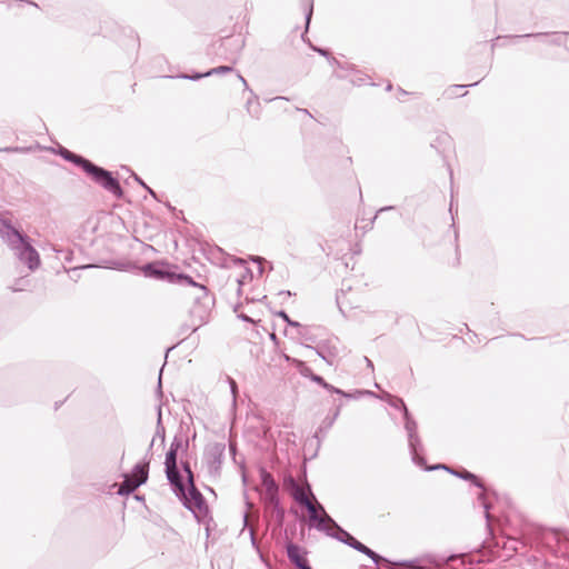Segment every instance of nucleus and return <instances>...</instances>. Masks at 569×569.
<instances>
[{
	"label": "nucleus",
	"mask_w": 569,
	"mask_h": 569,
	"mask_svg": "<svg viewBox=\"0 0 569 569\" xmlns=\"http://www.w3.org/2000/svg\"><path fill=\"white\" fill-rule=\"evenodd\" d=\"M341 407H342V403H339V405L337 406V408H336V410H335V412H333L332 417H331V418H327V419L325 420V422H327V428H330V427L333 425V422L336 421V419L338 418V416H339V413H340V409H341Z\"/></svg>",
	"instance_id": "nucleus-29"
},
{
	"label": "nucleus",
	"mask_w": 569,
	"mask_h": 569,
	"mask_svg": "<svg viewBox=\"0 0 569 569\" xmlns=\"http://www.w3.org/2000/svg\"><path fill=\"white\" fill-rule=\"evenodd\" d=\"M274 339H276V335L271 333V340H274Z\"/></svg>",
	"instance_id": "nucleus-58"
},
{
	"label": "nucleus",
	"mask_w": 569,
	"mask_h": 569,
	"mask_svg": "<svg viewBox=\"0 0 569 569\" xmlns=\"http://www.w3.org/2000/svg\"><path fill=\"white\" fill-rule=\"evenodd\" d=\"M251 538H253V531L250 530ZM252 542H254V539H252Z\"/></svg>",
	"instance_id": "nucleus-55"
},
{
	"label": "nucleus",
	"mask_w": 569,
	"mask_h": 569,
	"mask_svg": "<svg viewBox=\"0 0 569 569\" xmlns=\"http://www.w3.org/2000/svg\"><path fill=\"white\" fill-rule=\"evenodd\" d=\"M390 209H392V207L381 208V209L379 210V212L385 211V210H390Z\"/></svg>",
	"instance_id": "nucleus-52"
},
{
	"label": "nucleus",
	"mask_w": 569,
	"mask_h": 569,
	"mask_svg": "<svg viewBox=\"0 0 569 569\" xmlns=\"http://www.w3.org/2000/svg\"><path fill=\"white\" fill-rule=\"evenodd\" d=\"M0 238L13 251L17 259L34 271L40 267V256L28 237L17 230L7 219L0 218Z\"/></svg>",
	"instance_id": "nucleus-1"
},
{
	"label": "nucleus",
	"mask_w": 569,
	"mask_h": 569,
	"mask_svg": "<svg viewBox=\"0 0 569 569\" xmlns=\"http://www.w3.org/2000/svg\"><path fill=\"white\" fill-rule=\"evenodd\" d=\"M512 39H522V38H535L539 40L541 43L547 46H562L565 44L566 33L559 32H537V33H527L521 36H513Z\"/></svg>",
	"instance_id": "nucleus-9"
},
{
	"label": "nucleus",
	"mask_w": 569,
	"mask_h": 569,
	"mask_svg": "<svg viewBox=\"0 0 569 569\" xmlns=\"http://www.w3.org/2000/svg\"><path fill=\"white\" fill-rule=\"evenodd\" d=\"M177 453L176 448H170L166 455V475L167 479L170 482L173 492L176 496L184 497V485L182 482L181 475L177 468Z\"/></svg>",
	"instance_id": "nucleus-5"
},
{
	"label": "nucleus",
	"mask_w": 569,
	"mask_h": 569,
	"mask_svg": "<svg viewBox=\"0 0 569 569\" xmlns=\"http://www.w3.org/2000/svg\"><path fill=\"white\" fill-rule=\"evenodd\" d=\"M365 361H366V363H367L368 368L373 369V363H372V361H371L370 359H368L367 357H365Z\"/></svg>",
	"instance_id": "nucleus-43"
},
{
	"label": "nucleus",
	"mask_w": 569,
	"mask_h": 569,
	"mask_svg": "<svg viewBox=\"0 0 569 569\" xmlns=\"http://www.w3.org/2000/svg\"><path fill=\"white\" fill-rule=\"evenodd\" d=\"M60 154L68 161L70 162H73L74 164L79 166L80 168H82L83 171L87 170V168L90 166V161L84 159L83 157L81 156H78L71 151H69L68 149L66 148H61L60 150Z\"/></svg>",
	"instance_id": "nucleus-16"
},
{
	"label": "nucleus",
	"mask_w": 569,
	"mask_h": 569,
	"mask_svg": "<svg viewBox=\"0 0 569 569\" xmlns=\"http://www.w3.org/2000/svg\"><path fill=\"white\" fill-rule=\"evenodd\" d=\"M157 437L160 438L162 442L164 441V437H166L164 436V427L161 423V410L160 409H159V412H158V421H157L156 435H154V438L152 439V441L150 443V448L153 446L154 439Z\"/></svg>",
	"instance_id": "nucleus-22"
},
{
	"label": "nucleus",
	"mask_w": 569,
	"mask_h": 569,
	"mask_svg": "<svg viewBox=\"0 0 569 569\" xmlns=\"http://www.w3.org/2000/svg\"><path fill=\"white\" fill-rule=\"evenodd\" d=\"M321 517L310 527H313L318 531L326 533L328 537L336 539L343 543L350 533L341 528L325 510L322 505H319Z\"/></svg>",
	"instance_id": "nucleus-4"
},
{
	"label": "nucleus",
	"mask_w": 569,
	"mask_h": 569,
	"mask_svg": "<svg viewBox=\"0 0 569 569\" xmlns=\"http://www.w3.org/2000/svg\"><path fill=\"white\" fill-rule=\"evenodd\" d=\"M287 556L288 559L298 568L299 565H301L307 559L305 556L307 555V551L302 549L301 547L290 542L287 545Z\"/></svg>",
	"instance_id": "nucleus-12"
},
{
	"label": "nucleus",
	"mask_w": 569,
	"mask_h": 569,
	"mask_svg": "<svg viewBox=\"0 0 569 569\" xmlns=\"http://www.w3.org/2000/svg\"><path fill=\"white\" fill-rule=\"evenodd\" d=\"M308 348L312 349V347L307 346ZM316 353L323 359L328 365H333L335 358L338 355L337 348L333 347H327L325 345H319L317 348H313Z\"/></svg>",
	"instance_id": "nucleus-14"
},
{
	"label": "nucleus",
	"mask_w": 569,
	"mask_h": 569,
	"mask_svg": "<svg viewBox=\"0 0 569 569\" xmlns=\"http://www.w3.org/2000/svg\"><path fill=\"white\" fill-rule=\"evenodd\" d=\"M330 63L337 68L342 69V70L351 71L350 74L336 73V76L338 78H341V79L349 78L350 82L355 86H362V84L367 83V76L361 73L358 70H355V68L351 64H348V63L342 64L336 58H330Z\"/></svg>",
	"instance_id": "nucleus-11"
},
{
	"label": "nucleus",
	"mask_w": 569,
	"mask_h": 569,
	"mask_svg": "<svg viewBox=\"0 0 569 569\" xmlns=\"http://www.w3.org/2000/svg\"><path fill=\"white\" fill-rule=\"evenodd\" d=\"M317 51H318L320 54H322V56H325V57H328V51H326V50H323V49H317Z\"/></svg>",
	"instance_id": "nucleus-45"
},
{
	"label": "nucleus",
	"mask_w": 569,
	"mask_h": 569,
	"mask_svg": "<svg viewBox=\"0 0 569 569\" xmlns=\"http://www.w3.org/2000/svg\"><path fill=\"white\" fill-rule=\"evenodd\" d=\"M204 77H209V74H207V72L204 73H194V74H181L180 78L182 79H188V80H199L201 78H204Z\"/></svg>",
	"instance_id": "nucleus-31"
},
{
	"label": "nucleus",
	"mask_w": 569,
	"mask_h": 569,
	"mask_svg": "<svg viewBox=\"0 0 569 569\" xmlns=\"http://www.w3.org/2000/svg\"><path fill=\"white\" fill-rule=\"evenodd\" d=\"M253 261L262 262V261H263V258H261V257H256V258L253 259Z\"/></svg>",
	"instance_id": "nucleus-49"
},
{
	"label": "nucleus",
	"mask_w": 569,
	"mask_h": 569,
	"mask_svg": "<svg viewBox=\"0 0 569 569\" xmlns=\"http://www.w3.org/2000/svg\"><path fill=\"white\" fill-rule=\"evenodd\" d=\"M226 46H234L236 48V52H234V59L233 61L237 60V57L240 52V50L242 49L243 47V41L240 39V38H228L224 42Z\"/></svg>",
	"instance_id": "nucleus-24"
},
{
	"label": "nucleus",
	"mask_w": 569,
	"mask_h": 569,
	"mask_svg": "<svg viewBox=\"0 0 569 569\" xmlns=\"http://www.w3.org/2000/svg\"><path fill=\"white\" fill-rule=\"evenodd\" d=\"M284 99L283 97H276L273 100H282Z\"/></svg>",
	"instance_id": "nucleus-54"
},
{
	"label": "nucleus",
	"mask_w": 569,
	"mask_h": 569,
	"mask_svg": "<svg viewBox=\"0 0 569 569\" xmlns=\"http://www.w3.org/2000/svg\"><path fill=\"white\" fill-rule=\"evenodd\" d=\"M309 377H310V379H311L313 382H316V383L320 385L321 387H322V385H325V379H323L322 377H320V376H318V375H315V373H310V375H309Z\"/></svg>",
	"instance_id": "nucleus-36"
},
{
	"label": "nucleus",
	"mask_w": 569,
	"mask_h": 569,
	"mask_svg": "<svg viewBox=\"0 0 569 569\" xmlns=\"http://www.w3.org/2000/svg\"><path fill=\"white\" fill-rule=\"evenodd\" d=\"M251 278H252V274H251L250 270L247 268H243V273L239 278H237V283L239 286V289L246 281L251 280Z\"/></svg>",
	"instance_id": "nucleus-27"
},
{
	"label": "nucleus",
	"mask_w": 569,
	"mask_h": 569,
	"mask_svg": "<svg viewBox=\"0 0 569 569\" xmlns=\"http://www.w3.org/2000/svg\"><path fill=\"white\" fill-rule=\"evenodd\" d=\"M21 2H27V4H32L30 1L20 0Z\"/></svg>",
	"instance_id": "nucleus-56"
},
{
	"label": "nucleus",
	"mask_w": 569,
	"mask_h": 569,
	"mask_svg": "<svg viewBox=\"0 0 569 569\" xmlns=\"http://www.w3.org/2000/svg\"><path fill=\"white\" fill-rule=\"evenodd\" d=\"M457 558H458V556H457V555H451V556H449V557L446 559V562H451V561H453V560H455V559H457Z\"/></svg>",
	"instance_id": "nucleus-44"
},
{
	"label": "nucleus",
	"mask_w": 569,
	"mask_h": 569,
	"mask_svg": "<svg viewBox=\"0 0 569 569\" xmlns=\"http://www.w3.org/2000/svg\"><path fill=\"white\" fill-rule=\"evenodd\" d=\"M478 500L481 502L483 509H485V517L487 520H489L490 518V515H489V509H490V506L489 503L485 500V492H480L479 496H478Z\"/></svg>",
	"instance_id": "nucleus-28"
},
{
	"label": "nucleus",
	"mask_w": 569,
	"mask_h": 569,
	"mask_svg": "<svg viewBox=\"0 0 569 569\" xmlns=\"http://www.w3.org/2000/svg\"><path fill=\"white\" fill-rule=\"evenodd\" d=\"M311 16H312V2L310 0H308L307 11H306V28L307 29H308V26L310 23Z\"/></svg>",
	"instance_id": "nucleus-33"
},
{
	"label": "nucleus",
	"mask_w": 569,
	"mask_h": 569,
	"mask_svg": "<svg viewBox=\"0 0 569 569\" xmlns=\"http://www.w3.org/2000/svg\"><path fill=\"white\" fill-rule=\"evenodd\" d=\"M183 470H184V472L187 473V477H188V485L192 486V483H193V473H192L188 462L183 463Z\"/></svg>",
	"instance_id": "nucleus-34"
},
{
	"label": "nucleus",
	"mask_w": 569,
	"mask_h": 569,
	"mask_svg": "<svg viewBox=\"0 0 569 569\" xmlns=\"http://www.w3.org/2000/svg\"><path fill=\"white\" fill-rule=\"evenodd\" d=\"M517 543H518V542H517L516 540H515V541H512L511 547H512V549H513V550H517V549H518V548H517V546H516Z\"/></svg>",
	"instance_id": "nucleus-50"
},
{
	"label": "nucleus",
	"mask_w": 569,
	"mask_h": 569,
	"mask_svg": "<svg viewBox=\"0 0 569 569\" xmlns=\"http://www.w3.org/2000/svg\"><path fill=\"white\" fill-rule=\"evenodd\" d=\"M403 417L406 420L405 428L408 433V442H409L412 461L418 466H422L423 458L420 457V453H419L421 443H420V438L417 433V422L410 417L409 411L407 412V415H403Z\"/></svg>",
	"instance_id": "nucleus-6"
},
{
	"label": "nucleus",
	"mask_w": 569,
	"mask_h": 569,
	"mask_svg": "<svg viewBox=\"0 0 569 569\" xmlns=\"http://www.w3.org/2000/svg\"><path fill=\"white\" fill-rule=\"evenodd\" d=\"M237 76H238V79H239V80L241 81V83L243 84L244 90H248L249 92H250V91H252V90L249 88L247 80H246V79H244L240 73H238Z\"/></svg>",
	"instance_id": "nucleus-38"
},
{
	"label": "nucleus",
	"mask_w": 569,
	"mask_h": 569,
	"mask_svg": "<svg viewBox=\"0 0 569 569\" xmlns=\"http://www.w3.org/2000/svg\"><path fill=\"white\" fill-rule=\"evenodd\" d=\"M240 318L244 321H251V319L248 316L241 315Z\"/></svg>",
	"instance_id": "nucleus-48"
},
{
	"label": "nucleus",
	"mask_w": 569,
	"mask_h": 569,
	"mask_svg": "<svg viewBox=\"0 0 569 569\" xmlns=\"http://www.w3.org/2000/svg\"><path fill=\"white\" fill-rule=\"evenodd\" d=\"M387 403L395 409L401 410L403 415H407L408 409L401 398L387 393Z\"/></svg>",
	"instance_id": "nucleus-20"
},
{
	"label": "nucleus",
	"mask_w": 569,
	"mask_h": 569,
	"mask_svg": "<svg viewBox=\"0 0 569 569\" xmlns=\"http://www.w3.org/2000/svg\"><path fill=\"white\" fill-rule=\"evenodd\" d=\"M431 469H445L447 471H449L450 473L463 479V480H469L471 481L476 487L480 488V489H483V485L482 482L479 480V478L467 471V470H462V471H456V470H452L451 468L445 466V465H438V466H435L432 467Z\"/></svg>",
	"instance_id": "nucleus-13"
},
{
	"label": "nucleus",
	"mask_w": 569,
	"mask_h": 569,
	"mask_svg": "<svg viewBox=\"0 0 569 569\" xmlns=\"http://www.w3.org/2000/svg\"><path fill=\"white\" fill-rule=\"evenodd\" d=\"M250 93L251 98L247 100L246 109L251 117L259 118L261 113V104L258 97L252 91H250Z\"/></svg>",
	"instance_id": "nucleus-19"
},
{
	"label": "nucleus",
	"mask_w": 569,
	"mask_h": 569,
	"mask_svg": "<svg viewBox=\"0 0 569 569\" xmlns=\"http://www.w3.org/2000/svg\"><path fill=\"white\" fill-rule=\"evenodd\" d=\"M177 497L183 502L186 508L193 512L194 510L201 511L206 507L204 499L201 492L196 488L194 482L192 486H189L188 491L184 489V497Z\"/></svg>",
	"instance_id": "nucleus-8"
},
{
	"label": "nucleus",
	"mask_w": 569,
	"mask_h": 569,
	"mask_svg": "<svg viewBox=\"0 0 569 569\" xmlns=\"http://www.w3.org/2000/svg\"><path fill=\"white\" fill-rule=\"evenodd\" d=\"M308 492L312 495L309 486L305 488L296 485L293 487L292 496L298 503L303 505L307 508L310 525H313L321 517L319 508L320 503H313L311 499L308 497Z\"/></svg>",
	"instance_id": "nucleus-7"
},
{
	"label": "nucleus",
	"mask_w": 569,
	"mask_h": 569,
	"mask_svg": "<svg viewBox=\"0 0 569 569\" xmlns=\"http://www.w3.org/2000/svg\"><path fill=\"white\" fill-rule=\"evenodd\" d=\"M227 380H228V383L230 386V391L232 393L233 401H236L237 391H238L237 382L232 378H230V377H228Z\"/></svg>",
	"instance_id": "nucleus-32"
},
{
	"label": "nucleus",
	"mask_w": 569,
	"mask_h": 569,
	"mask_svg": "<svg viewBox=\"0 0 569 569\" xmlns=\"http://www.w3.org/2000/svg\"><path fill=\"white\" fill-rule=\"evenodd\" d=\"M261 483H262L263 488L266 489L267 495L271 499H273L278 492V486H277L273 477L269 472L262 471L261 472Z\"/></svg>",
	"instance_id": "nucleus-17"
},
{
	"label": "nucleus",
	"mask_w": 569,
	"mask_h": 569,
	"mask_svg": "<svg viewBox=\"0 0 569 569\" xmlns=\"http://www.w3.org/2000/svg\"><path fill=\"white\" fill-rule=\"evenodd\" d=\"M18 150V148H6V149H0V151H16Z\"/></svg>",
	"instance_id": "nucleus-47"
},
{
	"label": "nucleus",
	"mask_w": 569,
	"mask_h": 569,
	"mask_svg": "<svg viewBox=\"0 0 569 569\" xmlns=\"http://www.w3.org/2000/svg\"><path fill=\"white\" fill-rule=\"evenodd\" d=\"M92 266L91 264H88V266H82V267H79V269H86V268H91ZM78 268H72V269H68L67 271L68 272H74L77 271Z\"/></svg>",
	"instance_id": "nucleus-42"
},
{
	"label": "nucleus",
	"mask_w": 569,
	"mask_h": 569,
	"mask_svg": "<svg viewBox=\"0 0 569 569\" xmlns=\"http://www.w3.org/2000/svg\"><path fill=\"white\" fill-rule=\"evenodd\" d=\"M301 111H303L305 113L307 114H310L309 111L307 109H302Z\"/></svg>",
	"instance_id": "nucleus-57"
},
{
	"label": "nucleus",
	"mask_w": 569,
	"mask_h": 569,
	"mask_svg": "<svg viewBox=\"0 0 569 569\" xmlns=\"http://www.w3.org/2000/svg\"><path fill=\"white\" fill-rule=\"evenodd\" d=\"M463 88H466V86H452L451 88H449V90H448V94L451 97V96H453V94H455V92H453V91H456V90H458V89H463Z\"/></svg>",
	"instance_id": "nucleus-39"
},
{
	"label": "nucleus",
	"mask_w": 569,
	"mask_h": 569,
	"mask_svg": "<svg viewBox=\"0 0 569 569\" xmlns=\"http://www.w3.org/2000/svg\"><path fill=\"white\" fill-rule=\"evenodd\" d=\"M322 387H323L326 390H328V391H330V392H335V393H337V395H339V396H341V397H345V398H351V397H352L350 393H347V392H345L343 390L338 389V388L333 387L332 385H329V383H328V382H326V381H325V385H322Z\"/></svg>",
	"instance_id": "nucleus-26"
},
{
	"label": "nucleus",
	"mask_w": 569,
	"mask_h": 569,
	"mask_svg": "<svg viewBox=\"0 0 569 569\" xmlns=\"http://www.w3.org/2000/svg\"><path fill=\"white\" fill-rule=\"evenodd\" d=\"M64 260L70 262L72 259H71V252H67L66 257H64Z\"/></svg>",
	"instance_id": "nucleus-46"
},
{
	"label": "nucleus",
	"mask_w": 569,
	"mask_h": 569,
	"mask_svg": "<svg viewBox=\"0 0 569 569\" xmlns=\"http://www.w3.org/2000/svg\"><path fill=\"white\" fill-rule=\"evenodd\" d=\"M343 543L353 548L355 550L366 555L368 558H370L377 566L381 565L382 562H385L387 565V567L389 568L390 567V562L385 559L383 557L379 556L378 553H376L373 550H371L370 548H368L367 546H365L363 543H361L360 541H358L355 537H352L351 535L348 537L347 540H343Z\"/></svg>",
	"instance_id": "nucleus-10"
},
{
	"label": "nucleus",
	"mask_w": 569,
	"mask_h": 569,
	"mask_svg": "<svg viewBox=\"0 0 569 569\" xmlns=\"http://www.w3.org/2000/svg\"><path fill=\"white\" fill-rule=\"evenodd\" d=\"M84 172L90 176L96 183H98L113 197L117 199L122 198V188L119 181L112 176L110 171L91 162Z\"/></svg>",
	"instance_id": "nucleus-3"
},
{
	"label": "nucleus",
	"mask_w": 569,
	"mask_h": 569,
	"mask_svg": "<svg viewBox=\"0 0 569 569\" xmlns=\"http://www.w3.org/2000/svg\"><path fill=\"white\" fill-rule=\"evenodd\" d=\"M236 262L241 264V266L243 264V261L241 259H237Z\"/></svg>",
	"instance_id": "nucleus-53"
},
{
	"label": "nucleus",
	"mask_w": 569,
	"mask_h": 569,
	"mask_svg": "<svg viewBox=\"0 0 569 569\" xmlns=\"http://www.w3.org/2000/svg\"><path fill=\"white\" fill-rule=\"evenodd\" d=\"M142 485L141 480H134V477L123 475V481L120 483L118 495L127 496L133 492L138 487Z\"/></svg>",
	"instance_id": "nucleus-15"
},
{
	"label": "nucleus",
	"mask_w": 569,
	"mask_h": 569,
	"mask_svg": "<svg viewBox=\"0 0 569 569\" xmlns=\"http://www.w3.org/2000/svg\"><path fill=\"white\" fill-rule=\"evenodd\" d=\"M181 442L174 439L170 446V448H176V452H178V449L180 448Z\"/></svg>",
	"instance_id": "nucleus-40"
},
{
	"label": "nucleus",
	"mask_w": 569,
	"mask_h": 569,
	"mask_svg": "<svg viewBox=\"0 0 569 569\" xmlns=\"http://www.w3.org/2000/svg\"><path fill=\"white\" fill-rule=\"evenodd\" d=\"M387 393H388V392H385V393L380 397V398H381L382 400H385L386 402H387Z\"/></svg>",
	"instance_id": "nucleus-51"
},
{
	"label": "nucleus",
	"mask_w": 569,
	"mask_h": 569,
	"mask_svg": "<svg viewBox=\"0 0 569 569\" xmlns=\"http://www.w3.org/2000/svg\"><path fill=\"white\" fill-rule=\"evenodd\" d=\"M149 475V461H146L143 463H137L133 469L130 477H134V480H141L142 485L147 482Z\"/></svg>",
	"instance_id": "nucleus-18"
},
{
	"label": "nucleus",
	"mask_w": 569,
	"mask_h": 569,
	"mask_svg": "<svg viewBox=\"0 0 569 569\" xmlns=\"http://www.w3.org/2000/svg\"><path fill=\"white\" fill-rule=\"evenodd\" d=\"M179 279L194 288L196 292L193 295V299L196 306L191 312L194 317H198L201 321H204L208 318L213 305L212 297L209 295L204 286L198 284L189 276L179 274Z\"/></svg>",
	"instance_id": "nucleus-2"
},
{
	"label": "nucleus",
	"mask_w": 569,
	"mask_h": 569,
	"mask_svg": "<svg viewBox=\"0 0 569 569\" xmlns=\"http://www.w3.org/2000/svg\"><path fill=\"white\" fill-rule=\"evenodd\" d=\"M223 453V447H216V451L213 453V460L211 462L210 469H214V471H218L221 465V458Z\"/></svg>",
	"instance_id": "nucleus-23"
},
{
	"label": "nucleus",
	"mask_w": 569,
	"mask_h": 569,
	"mask_svg": "<svg viewBox=\"0 0 569 569\" xmlns=\"http://www.w3.org/2000/svg\"><path fill=\"white\" fill-rule=\"evenodd\" d=\"M298 569H311V567L309 566L308 560H306L299 565Z\"/></svg>",
	"instance_id": "nucleus-41"
},
{
	"label": "nucleus",
	"mask_w": 569,
	"mask_h": 569,
	"mask_svg": "<svg viewBox=\"0 0 569 569\" xmlns=\"http://www.w3.org/2000/svg\"><path fill=\"white\" fill-rule=\"evenodd\" d=\"M278 316L281 317L291 327L298 328L301 326L299 322L291 320L284 311H280Z\"/></svg>",
	"instance_id": "nucleus-30"
},
{
	"label": "nucleus",
	"mask_w": 569,
	"mask_h": 569,
	"mask_svg": "<svg viewBox=\"0 0 569 569\" xmlns=\"http://www.w3.org/2000/svg\"><path fill=\"white\" fill-rule=\"evenodd\" d=\"M346 293L341 292L337 296V303L341 311H343V306L346 305Z\"/></svg>",
	"instance_id": "nucleus-35"
},
{
	"label": "nucleus",
	"mask_w": 569,
	"mask_h": 569,
	"mask_svg": "<svg viewBox=\"0 0 569 569\" xmlns=\"http://www.w3.org/2000/svg\"><path fill=\"white\" fill-rule=\"evenodd\" d=\"M143 273L147 276V277H152V278H157V279H162L164 278L166 276V272L160 270V269H157L156 266L153 263H147L143 268Z\"/></svg>",
	"instance_id": "nucleus-21"
},
{
	"label": "nucleus",
	"mask_w": 569,
	"mask_h": 569,
	"mask_svg": "<svg viewBox=\"0 0 569 569\" xmlns=\"http://www.w3.org/2000/svg\"><path fill=\"white\" fill-rule=\"evenodd\" d=\"M134 179L136 181H138L141 186H143L150 194H152L153 197H156L154 192L152 189H150L147 184H144V182L138 177V176H134Z\"/></svg>",
	"instance_id": "nucleus-37"
},
{
	"label": "nucleus",
	"mask_w": 569,
	"mask_h": 569,
	"mask_svg": "<svg viewBox=\"0 0 569 569\" xmlns=\"http://www.w3.org/2000/svg\"><path fill=\"white\" fill-rule=\"evenodd\" d=\"M231 71H233L232 67L220 66V67L212 68L211 70L207 71V74H209V76H212V74H223V73H229Z\"/></svg>",
	"instance_id": "nucleus-25"
}]
</instances>
